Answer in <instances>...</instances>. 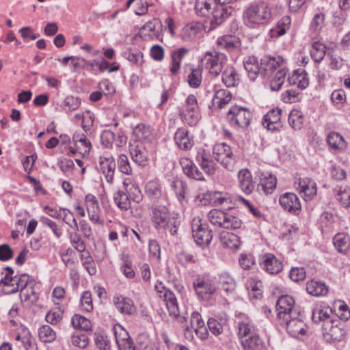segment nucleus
I'll list each match as a JSON object with an SVG mask.
<instances>
[{"mask_svg":"<svg viewBox=\"0 0 350 350\" xmlns=\"http://www.w3.org/2000/svg\"><path fill=\"white\" fill-rule=\"evenodd\" d=\"M336 200L340 202L345 208L350 206V190L347 188H342L341 186H337L334 189Z\"/></svg>","mask_w":350,"mask_h":350,"instance_id":"obj_46","label":"nucleus"},{"mask_svg":"<svg viewBox=\"0 0 350 350\" xmlns=\"http://www.w3.org/2000/svg\"><path fill=\"white\" fill-rule=\"evenodd\" d=\"M116 344L118 348L125 347L133 342L129 333L120 325H117L113 328Z\"/></svg>","mask_w":350,"mask_h":350,"instance_id":"obj_38","label":"nucleus"},{"mask_svg":"<svg viewBox=\"0 0 350 350\" xmlns=\"http://www.w3.org/2000/svg\"><path fill=\"white\" fill-rule=\"evenodd\" d=\"M182 121L190 126H195L200 120L199 111L193 112H179Z\"/></svg>","mask_w":350,"mask_h":350,"instance_id":"obj_53","label":"nucleus"},{"mask_svg":"<svg viewBox=\"0 0 350 350\" xmlns=\"http://www.w3.org/2000/svg\"><path fill=\"white\" fill-rule=\"evenodd\" d=\"M238 180L241 190L247 195L252 193L254 189V183L252 174L247 169H242L239 172Z\"/></svg>","mask_w":350,"mask_h":350,"instance_id":"obj_25","label":"nucleus"},{"mask_svg":"<svg viewBox=\"0 0 350 350\" xmlns=\"http://www.w3.org/2000/svg\"><path fill=\"white\" fill-rule=\"evenodd\" d=\"M173 215L174 213H170L165 206L158 205L154 207L152 210V220L155 227L158 229L160 226H163L164 223Z\"/></svg>","mask_w":350,"mask_h":350,"instance_id":"obj_27","label":"nucleus"},{"mask_svg":"<svg viewBox=\"0 0 350 350\" xmlns=\"http://www.w3.org/2000/svg\"><path fill=\"white\" fill-rule=\"evenodd\" d=\"M180 165L184 174L187 177L200 181L205 180L202 172L190 159L187 157L181 158L180 159Z\"/></svg>","mask_w":350,"mask_h":350,"instance_id":"obj_18","label":"nucleus"},{"mask_svg":"<svg viewBox=\"0 0 350 350\" xmlns=\"http://www.w3.org/2000/svg\"><path fill=\"white\" fill-rule=\"evenodd\" d=\"M99 171L105 176L106 181L111 184L113 182L116 163L112 156L99 157Z\"/></svg>","mask_w":350,"mask_h":350,"instance_id":"obj_14","label":"nucleus"},{"mask_svg":"<svg viewBox=\"0 0 350 350\" xmlns=\"http://www.w3.org/2000/svg\"><path fill=\"white\" fill-rule=\"evenodd\" d=\"M325 46L320 42H314L310 50V56L312 59L317 63L321 62L325 55Z\"/></svg>","mask_w":350,"mask_h":350,"instance_id":"obj_44","label":"nucleus"},{"mask_svg":"<svg viewBox=\"0 0 350 350\" xmlns=\"http://www.w3.org/2000/svg\"><path fill=\"white\" fill-rule=\"evenodd\" d=\"M232 99L231 93L224 89H220L215 92V96L213 98L214 105H216L219 108H224Z\"/></svg>","mask_w":350,"mask_h":350,"instance_id":"obj_41","label":"nucleus"},{"mask_svg":"<svg viewBox=\"0 0 350 350\" xmlns=\"http://www.w3.org/2000/svg\"><path fill=\"white\" fill-rule=\"evenodd\" d=\"M213 154L215 159L221 163L226 168L231 170L233 167V154L230 147L226 143L217 144L213 146Z\"/></svg>","mask_w":350,"mask_h":350,"instance_id":"obj_10","label":"nucleus"},{"mask_svg":"<svg viewBox=\"0 0 350 350\" xmlns=\"http://www.w3.org/2000/svg\"><path fill=\"white\" fill-rule=\"evenodd\" d=\"M333 243L340 253H345L350 247V241L348 235L344 232L337 233L333 238Z\"/></svg>","mask_w":350,"mask_h":350,"instance_id":"obj_39","label":"nucleus"},{"mask_svg":"<svg viewBox=\"0 0 350 350\" xmlns=\"http://www.w3.org/2000/svg\"><path fill=\"white\" fill-rule=\"evenodd\" d=\"M288 122L293 129H301L304 124V116L301 111L293 109L288 115Z\"/></svg>","mask_w":350,"mask_h":350,"instance_id":"obj_47","label":"nucleus"},{"mask_svg":"<svg viewBox=\"0 0 350 350\" xmlns=\"http://www.w3.org/2000/svg\"><path fill=\"white\" fill-rule=\"evenodd\" d=\"M118 168L120 172L126 175H131L133 170L129 161L128 157L124 154L119 155L117 160Z\"/></svg>","mask_w":350,"mask_h":350,"instance_id":"obj_55","label":"nucleus"},{"mask_svg":"<svg viewBox=\"0 0 350 350\" xmlns=\"http://www.w3.org/2000/svg\"><path fill=\"white\" fill-rule=\"evenodd\" d=\"M306 291L308 293L314 297L325 295L328 292V288L325 283L317 281L310 280L306 284Z\"/></svg>","mask_w":350,"mask_h":350,"instance_id":"obj_33","label":"nucleus"},{"mask_svg":"<svg viewBox=\"0 0 350 350\" xmlns=\"http://www.w3.org/2000/svg\"><path fill=\"white\" fill-rule=\"evenodd\" d=\"M244 68L247 73V76L251 81H254L258 75H261L260 64L254 56L248 57L243 62Z\"/></svg>","mask_w":350,"mask_h":350,"instance_id":"obj_29","label":"nucleus"},{"mask_svg":"<svg viewBox=\"0 0 350 350\" xmlns=\"http://www.w3.org/2000/svg\"><path fill=\"white\" fill-rule=\"evenodd\" d=\"M202 81L201 71L200 69H192L191 72L188 75L189 85L193 88H198Z\"/></svg>","mask_w":350,"mask_h":350,"instance_id":"obj_62","label":"nucleus"},{"mask_svg":"<svg viewBox=\"0 0 350 350\" xmlns=\"http://www.w3.org/2000/svg\"><path fill=\"white\" fill-rule=\"evenodd\" d=\"M113 198L115 204L120 209L127 211L130 208L131 200L126 191H117L114 193Z\"/></svg>","mask_w":350,"mask_h":350,"instance_id":"obj_42","label":"nucleus"},{"mask_svg":"<svg viewBox=\"0 0 350 350\" xmlns=\"http://www.w3.org/2000/svg\"><path fill=\"white\" fill-rule=\"evenodd\" d=\"M241 344L243 350H264L265 347V342L257 332L242 339Z\"/></svg>","mask_w":350,"mask_h":350,"instance_id":"obj_30","label":"nucleus"},{"mask_svg":"<svg viewBox=\"0 0 350 350\" xmlns=\"http://www.w3.org/2000/svg\"><path fill=\"white\" fill-rule=\"evenodd\" d=\"M295 300L288 295L280 296L276 303L278 316L280 320L293 316H299V310L295 306Z\"/></svg>","mask_w":350,"mask_h":350,"instance_id":"obj_7","label":"nucleus"},{"mask_svg":"<svg viewBox=\"0 0 350 350\" xmlns=\"http://www.w3.org/2000/svg\"><path fill=\"white\" fill-rule=\"evenodd\" d=\"M284 59L280 55H265L260 59L261 75L269 77L278 68L283 66Z\"/></svg>","mask_w":350,"mask_h":350,"instance_id":"obj_12","label":"nucleus"},{"mask_svg":"<svg viewBox=\"0 0 350 350\" xmlns=\"http://www.w3.org/2000/svg\"><path fill=\"white\" fill-rule=\"evenodd\" d=\"M271 18V9L265 3L251 5L243 13L244 23L250 28H258L268 23Z\"/></svg>","mask_w":350,"mask_h":350,"instance_id":"obj_1","label":"nucleus"},{"mask_svg":"<svg viewBox=\"0 0 350 350\" xmlns=\"http://www.w3.org/2000/svg\"><path fill=\"white\" fill-rule=\"evenodd\" d=\"M174 138L176 144L181 150H189L193 146V140L189 135V131L185 128H178Z\"/></svg>","mask_w":350,"mask_h":350,"instance_id":"obj_22","label":"nucleus"},{"mask_svg":"<svg viewBox=\"0 0 350 350\" xmlns=\"http://www.w3.org/2000/svg\"><path fill=\"white\" fill-rule=\"evenodd\" d=\"M80 260L83 266L91 275L96 274V267L93 258L89 251H85L80 255Z\"/></svg>","mask_w":350,"mask_h":350,"instance_id":"obj_45","label":"nucleus"},{"mask_svg":"<svg viewBox=\"0 0 350 350\" xmlns=\"http://www.w3.org/2000/svg\"><path fill=\"white\" fill-rule=\"evenodd\" d=\"M72 324L75 328L84 331L90 330L92 327L90 321L80 314H75L72 317Z\"/></svg>","mask_w":350,"mask_h":350,"instance_id":"obj_51","label":"nucleus"},{"mask_svg":"<svg viewBox=\"0 0 350 350\" xmlns=\"http://www.w3.org/2000/svg\"><path fill=\"white\" fill-rule=\"evenodd\" d=\"M219 239L224 246L231 250L238 249L241 243L239 237L230 232H221L219 234Z\"/></svg>","mask_w":350,"mask_h":350,"instance_id":"obj_34","label":"nucleus"},{"mask_svg":"<svg viewBox=\"0 0 350 350\" xmlns=\"http://www.w3.org/2000/svg\"><path fill=\"white\" fill-rule=\"evenodd\" d=\"M129 152L133 162L140 166L146 165L148 160V153L142 144H131Z\"/></svg>","mask_w":350,"mask_h":350,"instance_id":"obj_24","label":"nucleus"},{"mask_svg":"<svg viewBox=\"0 0 350 350\" xmlns=\"http://www.w3.org/2000/svg\"><path fill=\"white\" fill-rule=\"evenodd\" d=\"M291 24V18L288 16L282 17L277 23L276 27L270 30V36L271 38H278L284 35L286 31L290 28Z\"/></svg>","mask_w":350,"mask_h":350,"instance_id":"obj_37","label":"nucleus"},{"mask_svg":"<svg viewBox=\"0 0 350 350\" xmlns=\"http://www.w3.org/2000/svg\"><path fill=\"white\" fill-rule=\"evenodd\" d=\"M253 118L252 111L246 107L234 105L227 113V119L234 128L247 129Z\"/></svg>","mask_w":350,"mask_h":350,"instance_id":"obj_3","label":"nucleus"},{"mask_svg":"<svg viewBox=\"0 0 350 350\" xmlns=\"http://www.w3.org/2000/svg\"><path fill=\"white\" fill-rule=\"evenodd\" d=\"M133 133L139 139H147L152 135V129L148 125L139 124L133 128Z\"/></svg>","mask_w":350,"mask_h":350,"instance_id":"obj_54","label":"nucleus"},{"mask_svg":"<svg viewBox=\"0 0 350 350\" xmlns=\"http://www.w3.org/2000/svg\"><path fill=\"white\" fill-rule=\"evenodd\" d=\"M222 81L226 87H234L238 85L239 78L233 67L226 68L222 72Z\"/></svg>","mask_w":350,"mask_h":350,"instance_id":"obj_40","label":"nucleus"},{"mask_svg":"<svg viewBox=\"0 0 350 350\" xmlns=\"http://www.w3.org/2000/svg\"><path fill=\"white\" fill-rule=\"evenodd\" d=\"M195 159L206 174L212 175L215 173L216 163L213 160L210 152L204 148H200L197 152Z\"/></svg>","mask_w":350,"mask_h":350,"instance_id":"obj_15","label":"nucleus"},{"mask_svg":"<svg viewBox=\"0 0 350 350\" xmlns=\"http://www.w3.org/2000/svg\"><path fill=\"white\" fill-rule=\"evenodd\" d=\"M189 53V49L187 48H179L174 50L172 53V63L170 68V71L173 75L176 74L180 67L181 62L185 56Z\"/></svg>","mask_w":350,"mask_h":350,"instance_id":"obj_35","label":"nucleus"},{"mask_svg":"<svg viewBox=\"0 0 350 350\" xmlns=\"http://www.w3.org/2000/svg\"><path fill=\"white\" fill-rule=\"evenodd\" d=\"M245 286L248 291H252L253 292H256L258 294H260L262 282L258 277L255 276L248 278Z\"/></svg>","mask_w":350,"mask_h":350,"instance_id":"obj_64","label":"nucleus"},{"mask_svg":"<svg viewBox=\"0 0 350 350\" xmlns=\"http://www.w3.org/2000/svg\"><path fill=\"white\" fill-rule=\"evenodd\" d=\"M295 187L299 193L304 194L305 200H310L317 194L316 183L308 177L296 179Z\"/></svg>","mask_w":350,"mask_h":350,"instance_id":"obj_16","label":"nucleus"},{"mask_svg":"<svg viewBox=\"0 0 350 350\" xmlns=\"http://www.w3.org/2000/svg\"><path fill=\"white\" fill-rule=\"evenodd\" d=\"M260 267L270 274H276L282 270L283 265L274 255L267 254L265 255Z\"/></svg>","mask_w":350,"mask_h":350,"instance_id":"obj_23","label":"nucleus"},{"mask_svg":"<svg viewBox=\"0 0 350 350\" xmlns=\"http://www.w3.org/2000/svg\"><path fill=\"white\" fill-rule=\"evenodd\" d=\"M235 323L237 335L241 342L242 339H245L257 332L252 320L244 314L238 316Z\"/></svg>","mask_w":350,"mask_h":350,"instance_id":"obj_13","label":"nucleus"},{"mask_svg":"<svg viewBox=\"0 0 350 350\" xmlns=\"http://www.w3.org/2000/svg\"><path fill=\"white\" fill-rule=\"evenodd\" d=\"M116 308L122 314L132 315L136 312V307L132 299L122 295H116L113 298Z\"/></svg>","mask_w":350,"mask_h":350,"instance_id":"obj_20","label":"nucleus"},{"mask_svg":"<svg viewBox=\"0 0 350 350\" xmlns=\"http://www.w3.org/2000/svg\"><path fill=\"white\" fill-rule=\"evenodd\" d=\"M226 61L227 57L224 53L214 50L206 52L201 63L211 75L217 77L221 72Z\"/></svg>","mask_w":350,"mask_h":350,"instance_id":"obj_5","label":"nucleus"},{"mask_svg":"<svg viewBox=\"0 0 350 350\" xmlns=\"http://www.w3.org/2000/svg\"><path fill=\"white\" fill-rule=\"evenodd\" d=\"M161 26V22L158 18H154L148 21L140 28L139 34L145 41L152 40L158 34L157 28H160Z\"/></svg>","mask_w":350,"mask_h":350,"instance_id":"obj_21","label":"nucleus"},{"mask_svg":"<svg viewBox=\"0 0 350 350\" xmlns=\"http://www.w3.org/2000/svg\"><path fill=\"white\" fill-rule=\"evenodd\" d=\"M286 70L282 66L279 68L270 83V87L272 90L278 91L285 81Z\"/></svg>","mask_w":350,"mask_h":350,"instance_id":"obj_49","label":"nucleus"},{"mask_svg":"<svg viewBox=\"0 0 350 350\" xmlns=\"http://www.w3.org/2000/svg\"><path fill=\"white\" fill-rule=\"evenodd\" d=\"M217 44L219 49L232 51L240 47L241 42L239 38L235 36L225 35L217 39Z\"/></svg>","mask_w":350,"mask_h":350,"instance_id":"obj_28","label":"nucleus"},{"mask_svg":"<svg viewBox=\"0 0 350 350\" xmlns=\"http://www.w3.org/2000/svg\"><path fill=\"white\" fill-rule=\"evenodd\" d=\"M289 83H296L297 87L301 90L306 88L308 85V78L304 70H297L291 79H288Z\"/></svg>","mask_w":350,"mask_h":350,"instance_id":"obj_50","label":"nucleus"},{"mask_svg":"<svg viewBox=\"0 0 350 350\" xmlns=\"http://www.w3.org/2000/svg\"><path fill=\"white\" fill-rule=\"evenodd\" d=\"M123 55L127 60L137 66H141L144 62V55L141 51H126Z\"/></svg>","mask_w":350,"mask_h":350,"instance_id":"obj_63","label":"nucleus"},{"mask_svg":"<svg viewBox=\"0 0 350 350\" xmlns=\"http://www.w3.org/2000/svg\"><path fill=\"white\" fill-rule=\"evenodd\" d=\"M327 143L334 150L342 152L347 148V142L344 137L337 132H330L327 135Z\"/></svg>","mask_w":350,"mask_h":350,"instance_id":"obj_31","label":"nucleus"},{"mask_svg":"<svg viewBox=\"0 0 350 350\" xmlns=\"http://www.w3.org/2000/svg\"><path fill=\"white\" fill-rule=\"evenodd\" d=\"M198 32V27L196 25H187L185 26L181 31V38L185 41L193 39Z\"/></svg>","mask_w":350,"mask_h":350,"instance_id":"obj_59","label":"nucleus"},{"mask_svg":"<svg viewBox=\"0 0 350 350\" xmlns=\"http://www.w3.org/2000/svg\"><path fill=\"white\" fill-rule=\"evenodd\" d=\"M280 323L286 325L288 333L294 338L304 336L306 332V323L299 318V316H293L280 321Z\"/></svg>","mask_w":350,"mask_h":350,"instance_id":"obj_11","label":"nucleus"},{"mask_svg":"<svg viewBox=\"0 0 350 350\" xmlns=\"http://www.w3.org/2000/svg\"><path fill=\"white\" fill-rule=\"evenodd\" d=\"M279 202L286 211L297 214L301 210L298 197L294 193L286 192L280 196Z\"/></svg>","mask_w":350,"mask_h":350,"instance_id":"obj_17","label":"nucleus"},{"mask_svg":"<svg viewBox=\"0 0 350 350\" xmlns=\"http://www.w3.org/2000/svg\"><path fill=\"white\" fill-rule=\"evenodd\" d=\"M179 224L178 215L174 214L164 223L163 226H160L158 229H164L170 234L174 235L177 232Z\"/></svg>","mask_w":350,"mask_h":350,"instance_id":"obj_52","label":"nucleus"},{"mask_svg":"<svg viewBox=\"0 0 350 350\" xmlns=\"http://www.w3.org/2000/svg\"><path fill=\"white\" fill-rule=\"evenodd\" d=\"M282 110L275 108L270 110L263 118L262 125L269 131H280L282 125L280 123Z\"/></svg>","mask_w":350,"mask_h":350,"instance_id":"obj_19","label":"nucleus"},{"mask_svg":"<svg viewBox=\"0 0 350 350\" xmlns=\"http://www.w3.org/2000/svg\"><path fill=\"white\" fill-rule=\"evenodd\" d=\"M38 336L44 342H52L56 338L55 332L48 325H42L39 328Z\"/></svg>","mask_w":350,"mask_h":350,"instance_id":"obj_48","label":"nucleus"},{"mask_svg":"<svg viewBox=\"0 0 350 350\" xmlns=\"http://www.w3.org/2000/svg\"><path fill=\"white\" fill-rule=\"evenodd\" d=\"M94 342L99 350H111L110 340L107 335L100 332L95 333Z\"/></svg>","mask_w":350,"mask_h":350,"instance_id":"obj_56","label":"nucleus"},{"mask_svg":"<svg viewBox=\"0 0 350 350\" xmlns=\"http://www.w3.org/2000/svg\"><path fill=\"white\" fill-rule=\"evenodd\" d=\"M63 311L60 308H55L49 311L46 315V321L51 324H57L62 319Z\"/></svg>","mask_w":350,"mask_h":350,"instance_id":"obj_57","label":"nucleus"},{"mask_svg":"<svg viewBox=\"0 0 350 350\" xmlns=\"http://www.w3.org/2000/svg\"><path fill=\"white\" fill-rule=\"evenodd\" d=\"M208 219L213 226L227 229H238L242 224L239 218L219 209L210 211Z\"/></svg>","mask_w":350,"mask_h":350,"instance_id":"obj_2","label":"nucleus"},{"mask_svg":"<svg viewBox=\"0 0 350 350\" xmlns=\"http://www.w3.org/2000/svg\"><path fill=\"white\" fill-rule=\"evenodd\" d=\"M192 235L195 242L200 247L208 246L213 239L212 230L207 224L202 223L199 217H194L191 221Z\"/></svg>","mask_w":350,"mask_h":350,"instance_id":"obj_6","label":"nucleus"},{"mask_svg":"<svg viewBox=\"0 0 350 350\" xmlns=\"http://www.w3.org/2000/svg\"><path fill=\"white\" fill-rule=\"evenodd\" d=\"M218 282L226 293L232 292L235 289V280L227 272L219 275Z\"/></svg>","mask_w":350,"mask_h":350,"instance_id":"obj_43","label":"nucleus"},{"mask_svg":"<svg viewBox=\"0 0 350 350\" xmlns=\"http://www.w3.org/2000/svg\"><path fill=\"white\" fill-rule=\"evenodd\" d=\"M145 192L149 199L154 202L158 201L163 196L161 185L154 180H150L146 183Z\"/></svg>","mask_w":350,"mask_h":350,"instance_id":"obj_32","label":"nucleus"},{"mask_svg":"<svg viewBox=\"0 0 350 350\" xmlns=\"http://www.w3.org/2000/svg\"><path fill=\"white\" fill-rule=\"evenodd\" d=\"M215 4V0H196L195 10L202 16H206L210 14L212 15Z\"/></svg>","mask_w":350,"mask_h":350,"instance_id":"obj_36","label":"nucleus"},{"mask_svg":"<svg viewBox=\"0 0 350 350\" xmlns=\"http://www.w3.org/2000/svg\"><path fill=\"white\" fill-rule=\"evenodd\" d=\"M276 177L267 172L261 173L260 176V183L258 185V190L265 194H271L276 187Z\"/></svg>","mask_w":350,"mask_h":350,"instance_id":"obj_26","label":"nucleus"},{"mask_svg":"<svg viewBox=\"0 0 350 350\" xmlns=\"http://www.w3.org/2000/svg\"><path fill=\"white\" fill-rule=\"evenodd\" d=\"M70 239L72 245L77 252L83 253L86 251L85 244L84 241L82 240L80 234H79L77 232H75L74 234H70Z\"/></svg>","mask_w":350,"mask_h":350,"instance_id":"obj_61","label":"nucleus"},{"mask_svg":"<svg viewBox=\"0 0 350 350\" xmlns=\"http://www.w3.org/2000/svg\"><path fill=\"white\" fill-rule=\"evenodd\" d=\"M198 110V100L193 94H189L185 103L184 108L179 109V112H193Z\"/></svg>","mask_w":350,"mask_h":350,"instance_id":"obj_58","label":"nucleus"},{"mask_svg":"<svg viewBox=\"0 0 350 350\" xmlns=\"http://www.w3.org/2000/svg\"><path fill=\"white\" fill-rule=\"evenodd\" d=\"M172 187L179 201H182L185 198V191L187 184L181 180H176L172 182Z\"/></svg>","mask_w":350,"mask_h":350,"instance_id":"obj_60","label":"nucleus"},{"mask_svg":"<svg viewBox=\"0 0 350 350\" xmlns=\"http://www.w3.org/2000/svg\"><path fill=\"white\" fill-rule=\"evenodd\" d=\"M160 293V297L163 299L170 315L180 323L187 322V317L180 314L177 299L174 293L169 289H164Z\"/></svg>","mask_w":350,"mask_h":350,"instance_id":"obj_9","label":"nucleus"},{"mask_svg":"<svg viewBox=\"0 0 350 350\" xmlns=\"http://www.w3.org/2000/svg\"><path fill=\"white\" fill-rule=\"evenodd\" d=\"M323 329L324 337L329 342L341 341L345 334L342 323L337 319L323 324Z\"/></svg>","mask_w":350,"mask_h":350,"instance_id":"obj_8","label":"nucleus"},{"mask_svg":"<svg viewBox=\"0 0 350 350\" xmlns=\"http://www.w3.org/2000/svg\"><path fill=\"white\" fill-rule=\"evenodd\" d=\"M193 287L197 297L205 301L212 299L217 288L215 279L209 276L196 279L193 282Z\"/></svg>","mask_w":350,"mask_h":350,"instance_id":"obj_4","label":"nucleus"}]
</instances>
